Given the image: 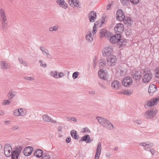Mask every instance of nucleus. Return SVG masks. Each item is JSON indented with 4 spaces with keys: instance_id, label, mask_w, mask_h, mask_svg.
<instances>
[{
    "instance_id": "f257e3e1",
    "label": "nucleus",
    "mask_w": 159,
    "mask_h": 159,
    "mask_svg": "<svg viewBox=\"0 0 159 159\" xmlns=\"http://www.w3.org/2000/svg\"><path fill=\"white\" fill-rule=\"evenodd\" d=\"M97 23V22H96L94 23L93 26V31H92L90 30L88 31L86 33L85 39L87 42L88 43H90L92 42L93 40L94 35L97 32V30L96 28Z\"/></svg>"
},
{
    "instance_id": "f03ea898",
    "label": "nucleus",
    "mask_w": 159,
    "mask_h": 159,
    "mask_svg": "<svg viewBox=\"0 0 159 159\" xmlns=\"http://www.w3.org/2000/svg\"><path fill=\"white\" fill-rule=\"evenodd\" d=\"M113 51L112 47L109 45L105 46L102 50V54L103 56L105 57H109Z\"/></svg>"
},
{
    "instance_id": "7ed1b4c3",
    "label": "nucleus",
    "mask_w": 159,
    "mask_h": 159,
    "mask_svg": "<svg viewBox=\"0 0 159 159\" xmlns=\"http://www.w3.org/2000/svg\"><path fill=\"white\" fill-rule=\"evenodd\" d=\"M50 76L55 79L63 77L65 74L62 72H58L57 70H53L51 71L50 73Z\"/></svg>"
},
{
    "instance_id": "20e7f679",
    "label": "nucleus",
    "mask_w": 159,
    "mask_h": 159,
    "mask_svg": "<svg viewBox=\"0 0 159 159\" xmlns=\"http://www.w3.org/2000/svg\"><path fill=\"white\" fill-rule=\"evenodd\" d=\"M152 75L150 71L145 72L143 77L142 81L144 83L149 82L152 78Z\"/></svg>"
},
{
    "instance_id": "39448f33",
    "label": "nucleus",
    "mask_w": 159,
    "mask_h": 159,
    "mask_svg": "<svg viewBox=\"0 0 159 159\" xmlns=\"http://www.w3.org/2000/svg\"><path fill=\"white\" fill-rule=\"evenodd\" d=\"M12 149L11 145L9 144H6L4 147V153L6 156L10 157L12 154Z\"/></svg>"
},
{
    "instance_id": "423d86ee",
    "label": "nucleus",
    "mask_w": 159,
    "mask_h": 159,
    "mask_svg": "<svg viewBox=\"0 0 159 159\" xmlns=\"http://www.w3.org/2000/svg\"><path fill=\"white\" fill-rule=\"evenodd\" d=\"M157 112V110H147L144 114L145 117L147 119H151L153 117Z\"/></svg>"
},
{
    "instance_id": "0eeeda50",
    "label": "nucleus",
    "mask_w": 159,
    "mask_h": 159,
    "mask_svg": "<svg viewBox=\"0 0 159 159\" xmlns=\"http://www.w3.org/2000/svg\"><path fill=\"white\" fill-rule=\"evenodd\" d=\"M116 19L120 21H123L125 18V14L121 9L118 10L116 13Z\"/></svg>"
},
{
    "instance_id": "6e6552de",
    "label": "nucleus",
    "mask_w": 159,
    "mask_h": 159,
    "mask_svg": "<svg viewBox=\"0 0 159 159\" xmlns=\"http://www.w3.org/2000/svg\"><path fill=\"white\" fill-rule=\"evenodd\" d=\"M99 34L101 37H105L106 38H109L111 36V34L108 31L105 29H101L99 31Z\"/></svg>"
},
{
    "instance_id": "1a4fd4ad",
    "label": "nucleus",
    "mask_w": 159,
    "mask_h": 159,
    "mask_svg": "<svg viewBox=\"0 0 159 159\" xmlns=\"http://www.w3.org/2000/svg\"><path fill=\"white\" fill-rule=\"evenodd\" d=\"M122 82L123 85L124 86H129L132 84V79L131 77L127 76L122 80Z\"/></svg>"
},
{
    "instance_id": "9d476101",
    "label": "nucleus",
    "mask_w": 159,
    "mask_h": 159,
    "mask_svg": "<svg viewBox=\"0 0 159 159\" xmlns=\"http://www.w3.org/2000/svg\"><path fill=\"white\" fill-rule=\"evenodd\" d=\"M97 13L94 11H90L88 15V17L90 22H94L97 18Z\"/></svg>"
},
{
    "instance_id": "9b49d317",
    "label": "nucleus",
    "mask_w": 159,
    "mask_h": 159,
    "mask_svg": "<svg viewBox=\"0 0 159 159\" xmlns=\"http://www.w3.org/2000/svg\"><path fill=\"white\" fill-rule=\"evenodd\" d=\"M120 38H121L120 34H117L111 36L110 39V40L111 43H116L119 42Z\"/></svg>"
},
{
    "instance_id": "f8f14e48",
    "label": "nucleus",
    "mask_w": 159,
    "mask_h": 159,
    "mask_svg": "<svg viewBox=\"0 0 159 159\" xmlns=\"http://www.w3.org/2000/svg\"><path fill=\"white\" fill-rule=\"evenodd\" d=\"M98 75L99 77L102 79L106 80L108 78L107 73L102 69H100L98 72Z\"/></svg>"
},
{
    "instance_id": "ddd939ff",
    "label": "nucleus",
    "mask_w": 159,
    "mask_h": 159,
    "mask_svg": "<svg viewBox=\"0 0 159 159\" xmlns=\"http://www.w3.org/2000/svg\"><path fill=\"white\" fill-rule=\"evenodd\" d=\"M40 50L42 52L43 54L46 56L47 58H50L51 57V56L49 53L48 50L44 46H42L40 47Z\"/></svg>"
},
{
    "instance_id": "4468645a",
    "label": "nucleus",
    "mask_w": 159,
    "mask_h": 159,
    "mask_svg": "<svg viewBox=\"0 0 159 159\" xmlns=\"http://www.w3.org/2000/svg\"><path fill=\"white\" fill-rule=\"evenodd\" d=\"M159 101V96L154 99H152L150 100L148 102L147 106L152 107L156 105Z\"/></svg>"
},
{
    "instance_id": "2eb2a0df",
    "label": "nucleus",
    "mask_w": 159,
    "mask_h": 159,
    "mask_svg": "<svg viewBox=\"0 0 159 159\" xmlns=\"http://www.w3.org/2000/svg\"><path fill=\"white\" fill-rule=\"evenodd\" d=\"M69 3L71 6L74 8H80V3L78 0H69Z\"/></svg>"
},
{
    "instance_id": "dca6fc26",
    "label": "nucleus",
    "mask_w": 159,
    "mask_h": 159,
    "mask_svg": "<svg viewBox=\"0 0 159 159\" xmlns=\"http://www.w3.org/2000/svg\"><path fill=\"white\" fill-rule=\"evenodd\" d=\"M33 150V147L31 146H28L24 149L23 151V152L25 156H28L31 154Z\"/></svg>"
},
{
    "instance_id": "f3484780",
    "label": "nucleus",
    "mask_w": 159,
    "mask_h": 159,
    "mask_svg": "<svg viewBox=\"0 0 159 159\" xmlns=\"http://www.w3.org/2000/svg\"><path fill=\"white\" fill-rule=\"evenodd\" d=\"M114 29L115 31L121 33L124 30V25L122 24L118 23L116 25Z\"/></svg>"
},
{
    "instance_id": "a211bd4d",
    "label": "nucleus",
    "mask_w": 159,
    "mask_h": 159,
    "mask_svg": "<svg viewBox=\"0 0 159 159\" xmlns=\"http://www.w3.org/2000/svg\"><path fill=\"white\" fill-rule=\"evenodd\" d=\"M117 61V58L115 56L111 55L110 57L107 59V61L110 64V65L112 66L115 65Z\"/></svg>"
},
{
    "instance_id": "6ab92c4d",
    "label": "nucleus",
    "mask_w": 159,
    "mask_h": 159,
    "mask_svg": "<svg viewBox=\"0 0 159 159\" xmlns=\"http://www.w3.org/2000/svg\"><path fill=\"white\" fill-rule=\"evenodd\" d=\"M101 152V143L99 142L96 149V154L94 159H99Z\"/></svg>"
},
{
    "instance_id": "aec40b11",
    "label": "nucleus",
    "mask_w": 159,
    "mask_h": 159,
    "mask_svg": "<svg viewBox=\"0 0 159 159\" xmlns=\"http://www.w3.org/2000/svg\"><path fill=\"white\" fill-rule=\"evenodd\" d=\"M111 86L113 89L117 90L120 87L121 84L118 81L116 80L111 83Z\"/></svg>"
},
{
    "instance_id": "412c9836",
    "label": "nucleus",
    "mask_w": 159,
    "mask_h": 159,
    "mask_svg": "<svg viewBox=\"0 0 159 159\" xmlns=\"http://www.w3.org/2000/svg\"><path fill=\"white\" fill-rule=\"evenodd\" d=\"M0 66L1 69L2 70L9 69L10 66L6 61H0Z\"/></svg>"
},
{
    "instance_id": "4be33fe9",
    "label": "nucleus",
    "mask_w": 159,
    "mask_h": 159,
    "mask_svg": "<svg viewBox=\"0 0 159 159\" xmlns=\"http://www.w3.org/2000/svg\"><path fill=\"white\" fill-rule=\"evenodd\" d=\"M26 113V110H14V114L16 116H24Z\"/></svg>"
},
{
    "instance_id": "5701e85b",
    "label": "nucleus",
    "mask_w": 159,
    "mask_h": 159,
    "mask_svg": "<svg viewBox=\"0 0 159 159\" xmlns=\"http://www.w3.org/2000/svg\"><path fill=\"white\" fill-rule=\"evenodd\" d=\"M157 88L155 85L151 84L150 85L148 91L150 95H152L153 94L157 91Z\"/></svg>"
},
{
    "instance_id": "b1692460",
    "label": "nucleus",
    "mask_w": 159,
    "mask_h": 159,
    "mask_svg": "<svg viewBox=\"0 0 159 159\" xmlns=\"http://www.w3.org/2000/svg\"><path fill=\"white\" fill-rule=\"evenodd\" d=\"M56 2L60 7L64 9H66L68 7V5L64 0H56Z\"/></svg>"
},
{
    "instance_id": "393cba45",
    "label": "nucleus",
    "mask_w": 159,
    "mask_h": 159,
    "mask_svg": "<svg viewBox=\"0 0 159 159\" xmlns=\"http://www.w3.org/2000/svg\"><path fill=\"white\" fill-rule=\"evenodd\" d=\"M16 92L12 89L9 91L7 95L9 99L11 100L16 96Z\"/></svg>"
},
{
    "instance_id": "a878e982",
    "label": "nucleus",
    "mask_w": 159,
    "mask_h": 159,
    "mask_svg": "<svg viewBox=\"0 0 159 159\" xmlns=\"http://www.w3.org/2000/svg\"><path fill=\"white\" fill-rule=\"evenodd\" d=\"M123 21L124 24L127 26H131L133 23V20L130 18L128 17H125Z\"/></svg>"
},
{
    "instance_id": "bb28decb",
    "label": "nucleus",
    "mask_w": 159,
    "mask_h": 159,
    "mask_svg": "<svg viewBox=\"0 0 159 159\" xmlns=\"http://www.w3.org/2000/svg\"><path fill=\"white\" fill-rule=\"evenodd\" d=\"M96 119L100 124L103 126L107 120L105 118L100 116H97Z\"/></svg>"
},
{
    "instance_id": "cd10ccee",
    "label": "nucleus",
    "mask_w": 159,
    "mask_h": 159,
    "mask_svg": "<svg viewBox=\"0 0 159 159\" xmlns=\"http://www.w3.org/2000/svg\"><path fill=\"white\" fill-rule=\"evenodd\" d=\"M132 75L134 79L136 80H139L141 76V72L139 71H134Z\"/></svg>"
},
{
    "instance_id": "c85d7f7f",
    "label": "nucleus",
    "mask_w": 159,
    "mask_h": 159,
    "mask_svg": "<svg viewBox=\"0 0 159 159\" xmlns=\"http://www.w3.org/2000/svg\"><path fill=\"white\" fill-rule=\"evenodd\" d=\"M103 127L108 129L112 130L114 129L113 125L108 120H107Z\"/></svg>"
},
{
    "instance_id": "c756f323",
    "label": "nucleus",
    "mask_w": 159,
    "mask_h": 159,
    "mask_svg": "<svg viewBox=\"0 0 159 159\" xmlns=\"http://www.w3.org/2000/svg\"><path fill=\"white\" fill-rule=\"evenodd\" d=\"M139 144L140 146L144 147V150L145 147H148L147 146L151 147H152L154 146V144L153 143H149V142H142L139 143Z\"/></svg>"
},
{
    "instance_id": "7c9ffc66",
    "label": "nucleus",
    "mask_w": 159,
    "mask_h": 159,
    "mask_svg": "<svg viewBox=\"0 0 159 159\" xmlns=\"http://www.w3.org/2000/svg\"><path fill=\"white\" fill-rule=\"evenodd\" d=\"M43 154V151L40 149H37L34 153V156L38 158L42 156Z\"/></svg>"
},
{
    "instance_id": "2f4dec72",
    "label": "nucleus",
    "mask_w": 159,
    "mask_h": 159,
    "mask_svg": "<svg viewBox=\"0 0 159 159\" xmlns=\"http://www.w3.org/2000/svg\"><path fill=\"white\" fill-rule=\"evenodd\" d=\"M90 138L89 135H86L82 137L80 140V142L83 141H85L87 143H89L91 142Z\"/></svg>"
},
{
    "instance_id": "473e14b6",
    "label": "nucleus",
    "mask_w": 159,
    "mask_h": 159,
    "mask_svg": "<svg viewBox=\"0 0 159 159\" xmlns=\"http://www.w3.org/2000/svg\"><path fill=\"white\" fill-rule=\"evenodd\" d=\"M0 17L1 20H7L5 11L2 8L0 9Z\"/></svg>"
},
{
    "instance_id": "72a5a7b5",
    "label": "nucleus",
    "mask_w": 159,
    "mask_h": 159,
    "mask_svg": "<svg viewBox=\"0 0 159 159\" xmlns=\"http://www.w3.org/2000/svg\"><path fill=\"white\" fill-rule=\"evenodd\" d=\"M132 93L133 91L129 90H123L119 92V93L120 94L127 95H130Z\"/></svg>"
},
{
    "instance_id": "f704fd0d",
    "label": "nucleus",
    "mask_w": 159,
    "mask_h": 159,
    "mask_svg": "<svg viewBox=\"0 0 159 159\" xmlns=\"http://www.w3.org/2000/svg\"><path fill=\"white\" fill-rule=\"evenodd\" d=\"M71 136L74 139H78L79 138L78 135H77V131L75 130H72L70 131Z\"/></svg>"
},
{
    "instance_id": "c9c22d12",
    "label": "nucleus",
    "mask_w": 159,
    "mask_h": 159,
    "mask_svg": "<svg viewBox=\"0 0 159 159\" xmlns=\"http://www.w3.org/2000/svg\"><path fill=\"white\" fill-rule=\"evenodd\" d=\"M127 42L126 40L124 39H121L120 38L118 43L119 45L120 48H121L123 46L126 45Z\"/></svg>"
},
{
    "instance_id": "e433bc0d",
    "label": "nucleus",
    "mask_w": 159,
    "mask_h": 159,
    "mask_svg": "<svg viewBox=\"0 0 159 159\" xmlns=\"http://www.w3.org/2000/svg\"><path fill=\"white\" fill-rule=\"evenodd\" d=\"M2 26L3 29L5 30L7 28V20H1Z\"/></svg>"
},
{
    "instance_id": "4c0bfd02",
    "label": "nucleus",
    "mask_w": 159,
    "mask_h": 159,
    "mask_svg": "<svg viewBox=\"0 0 159 159\" xmlns=\"http://www.w3.org/2000/svg\"><path fill=\"white\" fill-rule=\"evenodd\" d=\"M58 29V25H55L52 26L50 27L49 28V31L50 32H52L53 31H56Z\"/></svg>"
},
{
    "instance_id": "58836bf2",
    "label": "nucleus",
    "mask_w": 159,
    "mask_h": 159,
    "mask_svg": "<svg viewBox=\"0 0 159 159\" xmlns=\"http://www.w3.org/2000/svg\"><path fill=\"white\" fill-rule=\"evenodd\" d=\"M145 150L149 151L152 156H153L156 152V151L153 149L149 147H145Z\"/></svg>"
},
{
    "instance_id": "ea45409f",
    "label": "nucleus",
    "mask_w": 159,
    "mask_h": 159,
    "mask_svg": "<svg viewBox=\"0 0 159 159\" xmlns=\"http://www.w3.org/2000/svg\"><path fill=\"white\" fill-rule=\"evenodd\" d=\"M43 120L46 122H49L51 121V118L48 115H44L42 117Z\"/></svg>"
},
{
    "instance_id": "a19ab883",
    "label": "nucleus",
    "mask_w": 159,
    "mask_h": 159,
    "mask_svg": "<svg viewBox=\"0 0 159 159\" xmlns=\"http://www.w3.org/2000/svg\"><path fill=\"white\" fill-rule=\"evenodd\" d=\"M11 159H18L19 155L17 154L16 152V151H13L12 152Z\"/></svg>"
},
{
    "instance_id": "79ce46f5",
    "label": "nucleus",
    "mask_w": 159,
    "mask_h": 159,
    "mask_svg": "<svg viewBox=\"0 0 159 159\" xmlns=\"http://www.w3.org/2000/svg\"><path fill=\"white\" fill-rule=\"evenodd\" d=\"M10 99H5L3 101L2 104V106H5L7 105H9L11 104V102L10 100Z\"/></svg>"
},
{
    "instance_id": "37998d69",
    "label": "nucleus",
    "mask_w": 159,
    "mask_h": 159,
    "mask_svg": "<svg viewBox=\"0 0 159 159\" xmlns=\"http://www.w3.org/2000/svg\"><path fill=\"white\" fill-rule=\"evenodd\" d=\"M106 61L105 60L102 59L99 61V66L100 67H102L106 66Z\"/></svg>"
},
{
    "instance_id": "c03bdc74",
    "label": "nucleus",
    "mask_w": 159,
    "mask_h": 159,
    "mask_svg": "<svg viewBox=\"0 0 159 159\" xmlns=\"http://www.w3.org/2000/svg\"><path fill=\"white\" fill-rule=\"evenodd\" d=\"M42 157V159H50V156L48 152L43 153Z\"/></svg>"
},
{
    "instance_id": "a18cd8bd",
    "label": "nucleus",
    "mask_w": 159,
    "mask_h": 159,
    "mask_svg": "<svg viewBox=\"0 0 159 159\" xmlns=\"http://www.w3.org/2000/svg\"><path fill=\"white\" fill-rule=\"evenodd\" d=\"M22 150V148L20 146H17L16 148V149L14 151H16V153L20 155Z\"/></svg>"
},
{
    "instance_id": "49530a36",
    "label": "nucleus",
    "mask_w": 159,
    "mask_h": 159,
    "mask_svg": "<svg viewBox=\"0 0 159 159\" xmlns=\"http://www.w3.org/2000/svg\"><path fill=\"white\" fill-rule=\"evenodd\" d=\"M23 79L26 80L32 81L34 80V78L33 77L24 76Z\"/></svg>"
},
{
    "instance_id": "de8ad7c7",
    "label": "nucleus",
    "mask_w": 159,
    "mask_h": 159,
    "mask_svg": "<svg viewBox=\"0 0 159 159\" xmlns=\"http://www.w3.org/2000/svg\"><path fill=\"white\" fill-rule=\"evenodd\" d=\"M19 61L20 64L23 65L24 66H27V63L24 61L21 58H19Z\"/></svg>"
},
{
    "instance_id": "09e8293b",
    "label": "nucleus",
    "mask_w": 159,
    "mask_h": 159,
    "mask_svg": "<svg viewBox=\"0 0 159 159\" xmlns=\"http://www.w3.org/2000/svg\"><path fill=\"white\" fill-rule=\"evenodd\" d=\"M107 16H106V15H103L102 17V20L101 21V23L102 24H103L105 22L107 21Z\"/></svg>"
},
{
    "instance_id": "8fccbe9b",
    "label": "nucleus",
    "mask_w": 159,
    "mask_h": 159,
    "mask_svg": "<svg viewBox=\"0 0 159 159\" xmlns=\"http://www.w3.org/2000/svg\"><path fill=\"white\" fill-rule=\"evenodd\" d=\"M39 63L40 64V65L41 66L44 68L46 67H47V65L45 63H43L42 60H39Z\"/></svg>"
},
{
    "instance_id": "3c124183",
    "label": "nucleus",
    "mask_w": 159,
    "mask_h": 159,
    "mask_svg": "<svg viewBox=\"0 0 159 159\" xmlns=\"http://www.w3.org/2000/svg\"><path fill=\"white\" fill-rule=\"evenodd\" d=\"M79 74V73L77 71L74 72L72 75V77L74 79H75L78 76Z\"/></svg>"
},
{
    "instance_id": "603ef678",
    "label": "nucleus",
    "mask_w": 159,
    "mask_h": 159,
    "mask_svg": "<svg viewBox=\"0 0 159 159\" xmlns=\"http://www.w3.org/2000/svg\"><path fill=\"white\" fill-rule=\"evenodd\" d=\"M19 129V127L17 125H13L11 128V129L12 130H15L18 129Z\"/></svg>"
},
{
    "instance_id": "864d4df0",
    "label": "nucleus",
    "mask_w": 159,
    "mask_h": 159,
    "mask_svg": "<svg viewBox=\"0 0 159 159\" xmlns=\"http://www.w3.org/2000/svg\"><path fill=\"white\" fill-rule=\"evenodd\" d=\"M155 77L159 78V67L157 68L155 70Z\"/></svg>"
},
{
    "instance_id": "5fc2aeb1",
    "label": "nucleus",
    "mask_w": 159,
    "mask_h": 159,
    "mask_svg": "<svg viewBox=\"0 0 159 159\" xmlns=\"http://www.w3.org/2000/svg\"><path fill=\"white\" fill-rule=\"evenodd\" d=\"M67 119L68 121H73L75 122L77 121V119L75 117H68L67 118Z\"/></svg>"
},
{
    "instance_id": "6e6d98bb",
    "label": "nucleus",
    "mask_w": 159,
    "mask_h": 159,
    "mask_svg": "<svg viewBox=\"0 0 159 159\" xmlns=\"http://www.w3.org/2000/svg\"><path fill=\"white\" fill-rule=\"evenodd\" d=\"M130 2L133 4L136 5L139 2V0H130Z\"/></svg>"
},
{
    "instance_id": "4d7b16f0",
    "label": "nucleus",
    "mask_w": 159,
    "mask_h": 159,
    "mask_svg": "<svg viewBox=\"0 0 159 159\" xmlns=\"http://www.w3.org/2000/svg\"><path fill=\"white\" fill-rule=\"evenodd\" d=\"M81 131L82 132L84 133L85 132H90V130L87 128H83L81 129Z\"/></svg>"
},
{
    "instance_id": "13d9d810",
    "label": "nucleus",
    "mask_w": 159,
    "mask_h": 159,
    "mask_svg": "<svg viewBox=\"0 0 159 159\" xmlns=\"http://www.w3.org/2000/svg\"><path fill=\"white\" fill-rule=\"evenodd\" d=\"M121 3L122 4L126 5L127 4L129 1V0H120Z\"/></svg>"
},
{
    "instance_id": "bf43d9fd",
    "label": "nucleus",
    "mask_w": 159,
    "mask_h": 159,
    "mask_svg": "<svg viewBox=\"0 0 159 159\" xmlns=\"http://www.w3.org/2000/svg\"><path fill=\"white\" fill-rule=\"evenodd\" d=\"M135 123L138 125H140L142 123L141 121L140 120H136L134 121Z\"/></svg>"
},
{
    "instance_id": "052dcab7",
    "label": "nucleus",
    "mask_w": 159,
    "mask_h": 159,
    "mask_svg": "<svg viewBox=\"0 0 159 159\" xmlns=\"http://www.w3.org/2000/svg\"><path fill=\"white\" fill-rule=\"evenodd\" d=\"M89 94L93 95L95 94V91L93 90H90L89 92Z\"/></svg>"
},
{
    "instance_id": "680f3d73",
    "label": "nucleus",
    "mask_w": 159,
    "mask_h": 159,
    "mask_svg": "<svg viewBox=\"0 0 159 159\" xmlns=\"http://www.w3.org/2000/svg\"><path fill=\"white\" fill-rule=\"evenodd\" d=\"M4 123L6 125H8L11 124V121L10 120H6L4 121Z\"/></svg>"
},
{
    "instance_id": "e2e57ef3",
    "label": "nucleus",
    "mask_w": 159,
    "mask_h": 159,
    "mask_svg": "<svg viewBox=\"0 0 159 159\" xmlns=\"http://www.w3.org/2000/svg\"><path fill=\"white\" fill-rule=\"evenodd\" d=\"M93 66L94 67V68H95V67L96 66V64L97 63V61L95 59H94L93 61Z\"/></svg>"
},
{
    "instance_id": "0e129e2a",
    "label": "nucleus",
    "mask_w": 159,
    "mask_h": 159,
    "mask_svg": "<svg viewBox=\"0 0 159 159\" xmlns=\"http://www.w3.org/2000/svg\"><path fill=\"white\" fill-rule=\"evenodd\" d=\"M70 140H71V139H70V137H69V138L67 137L66 139V143H69L70 142Z\"/></svg>"
},
{
    "instance_id": "69168bd1",
    "label": "nucleus",
    "mask_w": 159,
    "mask_h": 159,
    "mask_svg": "<svg viewBox=\"0 0 159 159\" xmlns=\"http://www.w3.org/2000/svg\"><path fill=\"white\" fill-rule=\"evenodd\" d=\"M62 129V127L61 126H59L57 128V129L58 131L60 132L61 131Z\"/></svg>"
},
{
    "instance_id": "338daca9",
    "label": "nucleus",
    "mask_w": 159,
    "mask_h": 159,
    "mask_svg": "<svg viewBox=\"0 0 159 159\" xmlns=\"http://www.w3.org/2000/svg\"><path fill=\"white\" fill-rule=\"evenodd\" d=\"M51 123L55 124L56 123V121L55 120H53L52 119H51V121H50Z\"/></svg>"
},
{
    "instance_id": "774afa93",
    "label": "nucleus",
    "mask_w": 159,
    "mask_h": 159,
    "mask_svg": "<svg viewBox=\"0 0 159 159\" xmlns=\"http://www.w3.org/2000/svg\"><path fill=\"white\" fill-rule=\"evenodd\" d=\"M4 112L2 110L0 111V116H2L4 115Z\"/></svg>"
}]
</instances>
